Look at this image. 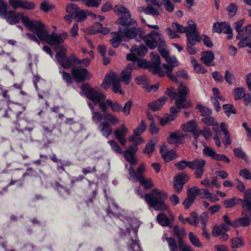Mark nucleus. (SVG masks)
<instances>
[{"mask_svg": "<svg viewBox=\"0 0 251 251\" xmlns=\"http://www.w3.org/2000/svg\"><path fill=\"white\" fill-rule=\"evenodd\" d=\"M233 93L236 100L243 98L245 93L244 89L242 87L237 88L233 90Z\"/></svg>", "mask_w": 251, "mask_h": 251, "instance_id": "obj_58", "label": "nucleus"}, {"mask_svg": "<svg viewBox=\"0 0 251 251\" xmlns=\"http://www.w3.org/2000/svg\"><path fill=\"white\" fill-rule=\"evenodd\" d=\"M200 192V189L193 187L188 190L187 197L194 201L196 197L199 195Z\"/></svg>", "mask_w": 251, "mask_h": 251, "instance_id": "obj_51", "label": "nucleus"}, {"mask_svg": "<svg viewBox=\"0 0 251 251\" xmlns=\"http://www.w3.org/2000/svg\"><path fill=\"white\" fill-rule=\"evenodd\" d=\"M232 248H239L242 247L243 245V241L241 238L239 237L233 238L231 239Z\"/></svg>", "mask_w": 251, "mask_h": 251, "instance_id": "obj_54", "label": "nucleus"}, {"mask_svg": "<svg viewBox=\"0 0 251 251\" xmlns=\"http://www.w3.org/2000/svg\"><path fill=\"white\" fill-rule=\"evenodd\" d=\"M214 55L211 51H204L201 53V60L206 66H213Z\"/></svg>", "mask_w": 251, "mask_h": 251, "instance_id": "obj_25", "label": "nucleus"}, {"mask_svg": "<svg viewBox=\"0 0 251 251\" xmlns=\"http://www.w3.org/2000/svg\"><path fill=\"white\" fill-rule=\"evenodd\" d=\"M101 27V24L96 22L89 28V32L91 34H95L100 33V28Z\"/></svg>", "mask_w": 251, "mask_h": 251, "instance_id": "obj_62", "label": "nucleus"}, {"mask_svg": "<svg viewBox=\"0 0 251 251\" xmlns=\"http://www.w3.org/2000/svg\"><path fill=\"white\" fill-rule=\"evenodd\" d=\"M155 142L153 140H151L146 145L144 150V153L147 154L150 157L153 153L155 149Z\"/></svg>", "mask_w": 251, "mask_h": 251, "instance_id": "obj_41", "label": "nucleus"}, {"mask_svg": "<svg viewBox=\"0 0 251 251\" xmlns=\"http://www.w3.org/2000/svg\"><path fill=\"white\" fill-rule=\"evenodd\" d=\"M136 63L132 62L128 64L125 70H124L120 74L119 77L120 81L121 80L124 82L126 85L129 83L131 80V73L133 69H135Z\"/></svg>", "mask_w": 251, "mask_h": 251, "instance_id": "obj_17", "label": "nucleus"}, {"mask_svg": "<svg viewBox=\"0 0 251 251\" xmlns=\"http://www.w3.org/2000/svg\"><path fill=\"white\" fill-rule=\"evenodd\" d=\"M56 54L55 55L56 59L60 64L62 61L64 60L66 56V50L62 46H59L56 49Z\"/></svg>", "mask_w": 251, "mask_h": 251, "instance_id": "obj_33", "label": "nucleus"}, {"mask_svg": "<svg viewBox=\"0 0 251 251\" xmlns=\"http://www.w3.org/2000/svg\"><path fill=\"white\" fill-rule=\"evenodd\" d=\"M137 227L127 228L126 232L124 233L126 238L129 240L128 242V248H130V251H141L139 242L137 240Z\"/></svg>", "mask_w": 251, "mask_h": 251, "instance_id": "obj_8", "label": "nucleus"}, {"mask_svg": "<svg viewBox=\"0 0 251 251\" xmlns=\"http://www.w3.org/2000/svg\"><path fill=\"white\" fill-rule=\"evenodd\" d=\"M98 128L102 135L106 138H108L112 132L111 126L107 122L101 123L99 126Z\"/></svg>", "mask_w": 251, "mask_h": 251, "instance_id": "obj_29", "label": "nucleus"}, {"mask_svg": "<svg viewBox=\"0 0 251 251\" xmlns=\"http://www.w3.org/2000/svg\"><path fill=\"white\" fill-rule=\"evenodd\" d=\"M156 219L158 223L162 226H168L170 224V219L163 213L159 214Z\"/></svg>", "mask_w": 251, "mask_h": 251, "instance_id": "obj_36", "label": "nucleus"}, {"mask_svg": "<svg viewBox=\"0 0 251 251\" xmlns=\"http://www.w3.org/2000/svg\"><path fill=\"white\" fill-rule=\"evenodd\" d=\"M164 234L162 237L163 240L165 239L167 242L170 251H178V246L176 241L173 238L167 237Z\"/></svg>", "mask_w": 251, "mask_h": 251, "instance_id": "obj_34", "label": "nucleus"}, {"mask_svg": "<svg viewBox=\"0 0 251 251\" xmlns=\"http://www.w3.org/2000/svg\"><path fill=\"white\" fill-rule=\"evenodd\" d=\"M110 145L112 150L118 154L122 153V149L118 144V143L114 140H110L107 142Z\"/></svg>", "mask_w": 251, "mask_h": 251, "instance_id": "obj_49", "label": "nucleus"}, {"mask_svg": "<svg viewBox=\"0 0 251 251\" xmlns=\"http://www.w3.org/2000/svg\"><path fill=\"white\" fill-rule=\"evenodd\" d=\"M200 41V36L198 32L191 36L188 35V38H187V50L190 54L194 55L196 53L197 51L194 46Z\"/></svg>", "mask_w": 251, "mask_h": 251, "instance_id": "obj_18", "label": "nucleus"}, {"mask_svg": "<svg viewBox=\"0 0 251 251\" xmlns=\"http://www.w3.org/2000/svg\"><path fill=\"white\" fill-rule=\"evenodd\" d=\"M134 181L133 182L139 181L146 189L151 188L153 186V184L151 179H147L144 177L141 176L138 178L136 176H134Z\"/></svg>", "mask_w": 251, "mask_h": 251, "instance_id": "obj_35", "label": "nucleus"}, {"mask_svg": "<svg viewBox=\"0 0 251 251\" xmlns=\"http://www.w3.org/2000/svg\"><path fill=\"white\" fill-rule=\"evenodd\" d=\"M88 105L92 112V120L96 124H100L102 119V115L99 111H95L93 105L90 102H88Z\"/></svg>", "mask_w": 251, "mask_h": 251, "instance_id": "obj_32", "label": "nucleus"}, {"mask_svg": "<svg viewBox=\"0 0 251 251\" xmlns=\"http://www.w3.org/2000/svg\"><path fill=\"white\" fill-rule=\"evenodd\" d=\"M201 121L207 125L212 126H213V130L215 132L220 131L219 124L214 117L209 116L202 118Z\"/></svg>", "mask_w": 251, "mask_h": 251, "instance_id": "obj_28", "label": "nucleus"}, {"mask_svg": "<svg viewBox=\"0 0 251 251\" xmlns=\"http://www.w3.org/2000/svg\"><path fill=\"white\" fill-rule=\"evenodd\" d=\"M87 17L85 12L79 9H78L75 15H74V19H77L78 22H81L84 21Z\"/></svg>", "mask_w": 251, "mask_h": 251, "instance_id": "obj_56", "label": "nucleus"}, {"mask_svg": "<svg viewBox=\"0 0 251 251\" xmlns=\"http://www.w3.org/2000/svg\"><path fill=\"white\" fill-rule=\"evenodd\" d=\"M203 154L217 161H221L226 163H229L230 160L226 155L217 153L215 150L207 146L204 145L203 149Z\"/></svg>", "mask_w": 251, "mask_h": 251, "instance_id": "obj_14", "label": "nucleus"}, {"mask_svg": "<svg viewBox=\"0 0 251 251\" xmlns=\"http://www.w3.org/2000/svg\"><path fill=\"white\" fill-rule=\"evenodd\" d=\"M105 105V110H102L105 112L107 110V106H109L111 110L114 112H119L122 110V106L116 101H112L110 100H106L104 102Z\"/></svg>", "mask_w": 251, "mask_h": 251, "instance_id": "obj_31", "label": "nucleus"}, {"mask_svg": "<svg viewBox=\"0 0 251 251\" xmlns=\"http://www.w3.org/2000/svg\"><path fill=\"white\" fill-rule=\"evenodd\" d=\"M185 137V135L180 131H176L171 132L167 138L168 142L170 144H183L182 140Z\"/></svg>", "mask_w": 251, "mask_h": 251, "instance_id": "obj_21", "label": "nucleus"}, {"mask_svg": "<svg viewBox=\"0 0 251 251\" xmlns=\"http://www.w3.org/2000/svg\"><path fill=\"white\" fill-rule=\"evenodd\" d=\"M112 81L111 84L112 85V90L113 92L115 93H119L121 95L123 94V92L120 86V79L117 74L115 73H112Z\"/></svg>", "mask_w": 251, "mask_h": 251, "instance_id": "obj_27", "label": "nucleus"}, {"mask_svg": "<svg viewBox=\"0 0 251 251\" xmlns=\"http://www.w3.org/2000/svg\"><path fill=\"white\" fill-rule=\"evenodd\" d=\"M128 131V128L124 124H122L114 131V134L116 139H117L119 143L122 146H125L126 144L127 140L126 136Z\"/></svg>", "mask_w": 251, "mask_h": 251, "instance_id": "obj_15", "label": "nucleus"}, {"mask_svg": "<svg viewBox=\"0 0 251 251\" xmlns=\"http://www.w3.org/2000/svg\"><path fill=\"white\" fill-rule=\"evenodd\" d=\"M237 6L234 3H230L226 8L227 13L229 18H231L234 17L237 11Z\"/></svg>", "mask_w": 251, "mask_h": 251, "instance_id": "obj_43", "label": "nucleus"}, {"mask_svg": "<svg viewBox=\"0 0 251 251\" xmlns=\"http://www.w3.org/2000/svg\"><path fill=\"white\" fill-rule=\"evenodd\" d=\"M138 150L137 146L132 145L130 146L123 153L125 159L131 165H134L137 163V160L135 158V154Z\"/></svg>", "mask_w": 251, "mask_h": 251, "instance_id": "obj_20", "label": "nucleus"}, {"mask_svg": "<svg viewBox=\"0 0 251 251\" xmlns=\"http://www.w3.org/2000/svg\"><path fill=\"white\" fill-rule=\"evenodd\" d=\"M177 96L175 101V104L178 108L181 109L185 106V101L186 99V96L189 90L188 88L183 84H180L178 87Z\"/></svg>", "mask_w": 251, "mask_h": 251, "instance_id": "obj_10", "label": "nucleus"}, {"mask_svg": "<svg viewBox=\"0 0 251 251\" xmlns=\"http://www.w3.org/2000/svg\"><path fill=\"white\" fill-rule=\"evenodd\" d=\"M35 4L32 1L22 0L21 7L23 9L32 10L35 9Z\"/></svg>", "mask_w": 251, "mask_h": 251, "instance_id": "obj_52", "label": "nucleus"}, {"mask_svg": "<svg viewBox=\"0 0 251 251\" xmlns=\"http://www.w3.org/2000/svg\"><path fill=\"white\" fill-rule=\"evenodd\" d=\"M162 47H159V46H158L159 50L167 63V64H163L162 67L166 70V73L168 77L173 81L177 82L176 76L172 74V72L175 67L178 66V61L175 57L169 56L168 50L164 48H162Z\"/></svg>", "mask_w": 251, "mask_h": 251, "instance_id": "obj_4", "label": "nucleus"}, {"mask_svg": "<svg viewBox=\"0 0 251 251\" xmlns=\"http://www.w3.org/2000/svg\"><path fill=\"white\" fill-rule=\"evenodd\" d=\"M123 33L121 29H120L118 32L111 33L112 38L109 42L113 47L117 48L122 41H125L124 37L122 35Z\"/></svg>", "mask_w": 251, "mask_h": 251, "instance_id": "obj_24", "label": "nucleus"}, {"mask_svg": "<svg viewBox=\"0 0 251 251\" xmlns=\"http://www.w3.org/2000/svg\"><path fill=\"white\" fill-rule=\"evenodd\" d=\"M242 206L245 209L244 212L248 214V212L251 211V200L244 199L242 201Z\"/></svg>", "mask_w": 251, "mask_h": 251, "instance_id": "obj_64", "label": "nucleus"}, {"mask_svg": "<svg viewBox=\"0 0 251 251\" xmlns=\"http://www.w3.org/2000/svg\"><path fill=\"white\" fill-rule=\"evenodd\" d=\"M160 151L162 157L166 162H169L177 157L175 151L174 150L168 151L165 146H162Z\"/></svg>", "mask_w": 251, "mask_h": 251, "instance_id": "obj_23", "label": "nucleus"}, {"mask_svg": "<svg viewBox=\"0 0 251 251\" xmlns=\"http://www.w3.org/2000/svg\"><path fill=\"white\" fill-rule=\"evenodd\" d=\"M225 79L229 84H234L236 81V78L234 75L228 70L225 72Z\"/></svg>", "mask_w": 251, "mask_h": 251, "instance_id": "obj_55", "label": "nucleus"}, {"mask_svg": "<svg viewBox=\"0 0 251 251\" xmlns=\"http://www.w3.org/2000/svg\"><path fill=\"white\" fill-rule=\"evenodd\" d=\"M113 11L119 17L118 22L121 25L126 27L130 25H134L136 24L135 20L131 18L130 11L125 6L121 4L115 5L113 8Z\"/></svg>", "mask_w": 251, "mask_h": 251, "instance_id": "obj_5", "label": "nucleus"}, {"mask_svg": "<svg viewBox=\"0 0 251 251\" xmlns=\"http://www.w3.org/2000/svg\"><path fill=\"white\" fill-rule=\"evenodd\" d=\"M172 27L176 32L185 33L187 38H188V35L191 36L198 32L197 25L192 21H188L187 26H183L177 23H173L172 24Z\"/></svg>", "mask_w": 251, "mask_h": 251, "instance_id": "obj_9", "label": "nucleus"}, {"mask_svg": "<svg viewBox=\"0 0 251 251\" xmlns=\"http://www.w3.org/2000/svg\"><path fill=\"white\" fill-rule=\"evenodd\" d=\"M136 25H133V27L132 28H128V26H126L127 28L122 30V35L124 37V40H125V38L127 39H133L136 38L138 35L141 36V33H140L139 29L137 28L134 26Z\"/></svg>", "mask_w": 251, "mask_h": 251, "instance_id": "obj_22", "label": "nucleus"}, {"mask_svg": "<svg viewBox=\"0 0 251 251\" xmlns=\"http://www.w3.org/2000/svg\"><path fill=\"white\" fill-rule=\"evenodd\" d=\"M131 53L127 54L126 58L128 60L135 62L137 61V65L142 68H148L153 74H157L159 76L164 75V73L162 71L160 67V58L156 52H152L151 53V60L148 62L145 60H138L137 56H143L148 52V49L144 46H141L137 48L136 46H133L131 49Z\"/></svg>", "mask_w": 251, "mask_h": 251, "instance_id": "obj_2", "label": "nucleus"}, {"mask_svg": "<svg viewBox=\"0 0 251 251\" xmlns=\"http://www.w3.org/2000/svg\"><path fill=\"white\" fill-rule=\"evenodd\" d=\"M161 4L163 5L165 9L169 12H172L175 9V6L171 0H162Z\"/></svg>", "mask_w": 251, "mask_h": 251, "instance_id": "obj_50", "label": "nucleus"}, {"mask_svg": "<svg viewBox=\"0 0 251 251\" xmlns=\"http://www.w3.org/2000/svg\"><path fill=\"white\" fill-rule=\"evenodd\" d=\"M197 108L200 112L201 115L205 117L210 116L212 113L209 108L202 105H198Z\"/></svg>", "mask_w": 251, "mask_h": 251, "instance_id": "obj_44", "label": "nucleus"}, {"mask_svg": "<svg viewBox=\"0 0 251 251\" xmlns=\"http://www.w3.org/2000/svg\"><path fill=\"white\" fill-rule=\"evenodd\" d=\"M146 45L151 49H155L157 45L160 47L166 46L164 36L156 31L153 30L143 38Z\"/></svg>", "mask_w": 251, "mask_h": 251, "instance_id": "obj_6", "label": "nucleus"}, {"mask_svg": "<svg viewBox=\"0 0 251 251\" xmlns=\"http://www.w3.org/2000/svg\"><path fill=\"white\" fill-rule=\"evenodd\" d=\"M146 125L144 121H142L140 124L138 125L133 130L134 135L140 136L145 130Z\"/></svg>", "mask_w": 251, "mask_h": 251, "instance_id": "obj_48", "label": "nucleus"}, {"mask_svg": "<svg viewBox=\"0 0 251 251\" xmlns=\"http://www.w3.org/2000/svg\"><path fill=\"white\" fill-rule=\"evenodd\" d=\"M197 127L195 121H191L182 126V129L186 132L194 131Z\"/></svg>", "mask_w": 251, "mask_h": 251, "instance_id": "obj_42", "label": "nucleus"}, {"mask_svg": "<svg viewBox=\"0 0 251 251\" xmlns=\"http://www.w3.org/2000/svg\"><path fill=\"white\" fill-rule=\"evenodd\" d=\"M144 198L148 205L157 211L167 210L169 208L165 201L167 195L164 191L154 189L151 193L146 194Z\"/></svg>", "mask_w": 251, "mask_h": 251, "instance_id": "obj_3", "label": "nucleus"}, {"mask_svg": "<svg viewBox=\"0 0 251 251\" xmlns=\"http://www.w3.org/2000/svg\"><path fill=\"white\" fill-rule=\"evenodd\" d=\"M245 22V20L242 19L234 24V27L236 31L238 32L237 35V39H241L242 38V32L243 30L241 29V27Z\"/></svg>", "mask_w": 251, "mask_h": 251, "instance_id": "obj_38", "label": "nucleus"}, {"mask_svg": "<svg viewBox=\"0 0 251 251\" xmlns=\"http://www.w3.org/2000/svg\"><path fill=\"white\" fill-rule=\"evenodd\" d=\"M104 117L105 119L112 125H116L119 123L120 120L116 116L111 113H106Z\"/></svg>", "mask_w": 251, "mask_h": 251, "instance_id": "obj_47", "label": "nucleus"}, {"mask_svg": "<svg viewBox=\"0 0 251 251\" xmlns=\"http://www.w3.org/2000/svg\"><path fill=\"white\" fill-rule=\"evenodd\" d=\"M78 9L79 8L77 5L75 4L71 3L66 7V10L69 14L74 16Z\"/></svg>", "mask_w": 251, "mask_h": 251, "instance_id": "obj_61", "label": "nucleus"}, {"mask_svg": "<svg viewBox=\"0 0 251 251\" xmlns=\"http://www.w3.org/2000/svg\"><path fill=\"white\" fill-rule=\"evenodd\" d=\"M76 58L74 55L70 56L68 57H66L64 60L62 61L60 64L65 69L69 68L72 65L73 62H76Z\"/></svg>", "mask_w": 251, "mask_h": 251, "instance_id": "obj_40", "label": "nucleus"}, {"mask_svg": "<svg viewBox=\"0 0 251 251\" xmlns=\"http://www.w3.org/2000/svg\"><path fill=\"white\" fill-rule=\"evenodd\" d=\"M129 140L133 143L134 145L136 146L144 142V140L140 136L134 134L129 138Z\"/></svg>", "mask_w": 251, "mask_h": 251, "instance_id": "obj_63", "label": "nucleus"}, {"mask_svg": "<svg viewBox=\"0 0 251 251\" xmlns=\"http://www.w3.org/2000/svg\"><path fill=\"white\" fill-rule=\"evenodd\" d=\"M189 176L184 173H181L174 178V187L176 191L179 193L182 189L183 185L188 180Z\"/></svg>", "mask_w": 251, "mask_h": 251, "instance_id": "obj_19", "label": "nucleus"}, {"mask_svg": "<svg viewBox=\"0 0 251 251\" xmlns=\"http://www.w3.org/2000/svg\"><path fill=\"white\" fill-rule=\"evenodd\" d=\"M229 230V227L225 224H221L219 226H214L212 230V235L215 237L220 236V239L222 241H226L228 238V235L226 232Z\"/></svg>", "mask_w": 251, "mask_h": 251, "instance_id": "obj_16", "label": "nucleus"}, {"mask_svg": "<svg viewBox=\"0 0 251 251\" xmlns=\"http://www.w3.org/2000/svg\"><path fill=\"white\" fill-rule=\"evenodd\" d=\"M189 162V168L195 170L194 174L196 177L197 178L201 177L204 172V167L206 164L205 161L197 158Z\"/></svg>", "mask_w": 251, "mask_h": 251, "instance_id": "obj_12", "label": "nucleus"}, {"mask_svg": "<svg viewBox=\"0 0 251 251\" xmlns=\"http://www.w3.org/2000/svg\"><path fill=\"white\" fill-rule=\"evenodd\" d=\"M189 238L192 244L196 247H201L202 245L197 236L193 232L189 233Z\"/></svg>", "mask_w": 251, "mask_h": 251, "instance_id": "obj_45", "label": "nucleus"}, {"mask_svg": "<svg viewBox=\"0 0 251 251\" xmlns=\"http://www.w3.org/2000/svg\"><path fill=\"white\" fill-rule=\"evenodd\" d=\"M71 72L73 78L77 82H82L86 80L90 79L92 75L85 68L75 67L72 69Z\"/></svg>", "mask_w": 251, "mask_h": 251, "instance_id": "obj_11", "label": "nucleus"}, {"mask_svg": "<svg viewBox=\"0 0 251 251\" xmlns=\"http://www.w3.org/2000/svg\"><path fill=\"white\" fill-rule=\"evenodd\" d=\"M146 170V166L144 164L140 165L137 170V173H136L132 167H130L128 170L129 175L130 176L129 179L132 181H134V177L136 176L138 178L141 177H144L143 173Z\"/></svg>", "mask_w": 251, "mask_h": 251, "instance_id": "obj_26", "label": "nucleus"}, {"mask_svg": "<svg viewBox=\"0 0 251 251\" xmlns=\"http://www.w3.org/2000/svg\"><path fill=\"white\" fill-rule=\"evenodd\" d=\"M248 214L245 213V212H242V218L235 219L236 224L237 225V227L239 226H248L250 224V221L247 217Z\"/></svg>", "mask_w": 251, "mask_h": 251, "instance_id": "obj_39", "label": "nucleus"}, {"mask_svg": "<svg viewBox=\"0 0 251 251\" xmlns=\"http://www.w3.org/2000/svg\"><path fill=\"white\" fill-rule=\"evenodd\" d=\"M212 30L214 32L227 34L228 39H231L233 37L232 29L229 24L226 22L214 23Z\"/></svg>", "mask_w": 251, "mask_h": 251, "instance_id": "obj_13", "label": "nucleus"}, {"mask_svg": "<svg viewBox=\"0 0 251 251\" xmlns=\"http://www.w3.org/2000/svg\"><path fill=\"white\" fill-rule=\"evenodd\" d=\"M6 21L10 25L18 23L21 20L23 24L31 31L36 34L42 41H45L50 45H55L63 43L67 38V33L63 32L59 34L52 33L49 34L48 29L39 21L30 20L23 13H15L9 11L4 17Z\"/></svg>", "mask_w": 251, "mask_h": 251, "instance_id": "obj_1", "label": "nucleus"}, {"mask_svg": "<svg viewBox=\"0 0 251 251\" xmlns=\"http://www.w3.org/2000/svg\"><path fill=\"white\" fill-rule=\"evenodd\" d=\"M221 129L225 135V139L223 141V143L226 145L227 146L229 145L231 142V139L230 137V135L229 132L227 131L226 126L224 123H222L221 124Z\"/></svg>", "mask_w": 251, "mask_h": 251, "instance_id": "obj_37", "label": "nucleus"}, {"mask_svg": "<svg viewBox=\"0 0 251 251\" xmlns=\"http://www.w3.org/2000/svg\"><path fill=\"white\" fill-rule=\"evenodd\" d=\"M86 97L92 101L94 105L99 104L102 110H105V96L98 88H89L84 91Z\"/></svg>", "mask_w": 251, "mask_h": 251, "instance_id": "obj_7", "label": "nucleus"}, {"mask_svg": "<svg viewBox=\"0 0 251 251\" xmlns=\"http://www.w3.org/2000/svg\"><path fill=\"white\" fill-rule=\"evenodd\" d=\"M167 99V98L164 96L161 97L157 100L149 103L148 106L153 111L158 110L165 104Z\"/></svg>", "mask_w": 251, "mask_h": 251, "instance_id": "obj_30", "label": "nucleus"}, {"mask_svg": "<svg viewBox=\"0 0 251 251\" xmlns=\"http://www.w3.org/2000/svg\"><path fill=\"white\" fill-rule=\"evenodd\" d=\"M54 8V6L48 0H44L40 4V9L45 12H47Z\"/></svg>", "mask_w": 251, "mask_h": 251, "instance_id": "obj_53", "label": "nucleus"}, {"mask_svg": "<svg viewBox=\"0 0 251 251\" xmlns=\"http://www.w3.org/2000/svg\"><path fill=\"white\" fill-rule=\"evenodd\" d=\"M223 220L224 221V223L229 228L230 226L236 227L237 225L236 224L235 220L231 221L230 218L227 215H224L223 217Z\"/></svg>", "mask_w": 251, "mask_h": 251, "instance_id": "obj_60", "label": "nucleus"}, {"mask_svg": "<svg viewBox=\"0 0 251 251\" xmlns=\"http://www.w3.org/2000/svg\"><path fill=\"white\" fill-rule=\"evenodd\" d=\"M112 73L105 75L104 79L101 84V88L105 90H107L109 88V86L112 84Z\"/></svg>", "mask_w": 251, "mask_h": 251, "instance_id": "obj_46", "label": "nucleus"}, {"mask_svg": "<svg viewBox=\"0 0 251 251\" xmlns=\"http://www.w3.org/2000/svg\"><path fill=\"white\" fill-rule=\"evenodd\" d=\"M223 108L225 111V113L228 117H229L231 113H236L235 109H234L233 105L231 104H224L223 106Z\"/></svg>", "mask_w": 251, "mask_h": 251, "instance_id": "obj_59", "label": "nucleus"}, {"mask_svg": "<svg viewBox=\"0 0 251 251\" xmlns=\"http://www.w3.org/2000/svg\"><path fill=\"white\" fill-rule=\"evenodd\" d=\"M101 1V0H82V3L87 7H97L100 4Z\"/></svg>", "mask_w": 251, "mask_h": 251, "instance_id": "obj_57", "label": "nucleus"}]
</instances>
